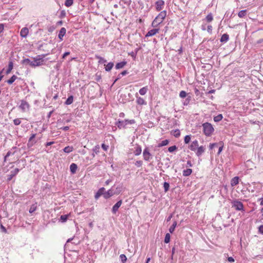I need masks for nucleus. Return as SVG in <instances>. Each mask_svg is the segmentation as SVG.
Here are the masks:
<instances>
[{
	"label": "nucleus",
	"mask_w": 263,
	"mask_h": 263,
	"mask_svg": "<svg viewBox=\"0 0 263 263\" xmlns=\"http://www.w3.org/2000/svg\"><path fill=\"white\" fill-rule=\"evenodd\" d=\"M114 186H112L111 189L106 191L110 197H112V196L116 195L115 192L114 191Z\"/></svg>",
	"instance_id": "obj_41"
},
{
	"label": "nucleus",
	"mask_w": 263,
	"mask_h": 263,
	"mask_svg": "<svg viewBox=\"0 0 263 263\" xmlns=\"http://www.w3.org/2000/svg\"><path fill=\"white\" fill-rule=\"evenodd\" d=\"M159 31V28H155V29L150 30L149 31H148L147 32V33L145 35V37L153 36V35H155L156 33H158Z\"/></svg>",
	"instance_id": "obj_13"
},
{
	"label": "nucleus",
	"mask_w": 263,
	"mask_h": 263,
	"mask_svg": "<svg viewBox=\"0 0 263 263\" xmlns=\"http://www.w3.org/2000/svg\"><path fill=\"white\" fill-rule=\"evenodd\" d=\"M222 115L221 114H219L214 117V121L216 122H219L222 119Z\"/></svg>",
	"instance_id": "obj_40"
},
{
	"label": "nucleus",
	"mask_w": 263,
	"mask_h": 263,
	"mask_svg": "<svg viewBox=\"0 0 263 263\" xmlns=\"http://www.w3.org/2000/svg\"><path fill=\"white\" fill-rule=\"evenodd\" d=\"M114 66L113 62H109L107 65H105V69L106 71H109Z\"/></svg>",
	"instance_id": "obj_27"
},
{
	"label": "nucleus",
	"mask_w": 263,
	"mask_h": 263,
	"mask_svg": "<svg viewBox=\"0 0 263 263\" xmlns=\"http://www.w3.org/2000/svg\"><path fill=\"white\" fill-rule=\"evenodd\" d=\"M155 4L157 11H159L162 9L164 5V2L163 0H158L155 3Z\"/></svg>",
	"instance_id": "obj_11"
},
{
	"label": "nucleus",
	"mask_w": 263,
	"mask_h": 263,
	"mask_svg": "<svg viewBox=\"0 0 263 263\" xmlns=\"http://www.w3.org/2000/svg\"><path fill=\"white\" fill-rule=\"evenodd\" d=\"M143 159L145 161H149L152 158V154L149 153V148L146 147L143 152Z\"/></svg>",
	"instance_id": "obj_6"
},
{
	"label": "nucleus",
	"mask_w": 263,
	"mask_h": 263,
	"mask_svg": "<svg viewBox=\"0 0 263 263\" xmlns=\"http://www.w3.org/2000/svg\"><path fill=\"white\" fill-rule=\"evenodd\" d=\"M184 140L185 144H188L191 141V135L185 136Z\"/></svg>",
	"instance_id": "obj_52"
},
{
	"label": "nucleus",
	"mask_w": 263,
	"mask_h": 263,
	"mask_svg": "<svg viewBox=\"0 0 263 263\" xmlns=\"http://www.w3.org/2000/svg\"><path fill=\"white\" fill-rule=\"evenodd\" d=\"M166 16V12L164 10L161 11L159 14L155 17L154 20L153 21L152 23V26L154 28H156L160 24H161L164 19L165 18Z\"/></svg>",
	"instance_id": "obj_1"
},
{
	"label": "nucleus",
	"mask_w": 263,
	"mask_h": 263,
	"mask_svg": "<svg viewBox=\"0 0 263 263\" xmlns=\"http://www.w3.org/2000/svg\"><path fill=\"white\" fill-rule=\"evenodd\" d=\"M247 10H243L240 11L238 13V16L240 18H243L247 15Z\"/></svg>",
	"instance_id": "obj_30"
},
{
	"label": "nucleus",
	"mask_w": 263,
	"mask_h": 263,
	"mask_svg": "<svg viewBox=\"0 0 263 263\" xmlns=\"http://www.w3.org/2000/svg\"><path fill=\"white\" fill-rule=\"evenodd\" d=\"M22 64L25 65H30L32 67L40 66L39 62L37 63L36 61L34 59L33 61H30L29 59H24L22 61Z\"/></svg>",
	"instance_id": "obj_4"
},
{
	"label": "nucleus",
	"mask_w": 263,
	"mask_h": 263,
	"mask_svg": "<svg viewBox=\"0 0 263 263\" xmlns=\"http://www.w3.org/2000/svg\"><path fill=\"white\" fill-rule=\"evenodd\" d=\"M169 143V140H163L160 143H159L158 145H157V147H162V146H165L166 145H167Z\"/></svg>",
	"instance_id": "obj_37"
},
{
	"label": "nucleus",
	"mask_w": 263,
	"mask_h": 263,
	"mask_svg": "<svg viewBox=\"0 0 263 263\" xmlns=\"http://www.w3.org/2000/svg\"><path fill=\"white\" fill-rule=\"evenodd\" d=\"M205 20L207 23H210L213 20V16L212 13H210L208 14V15L205 17Z\"/></svg>",
	"instance_id": "obj_28"
},
{
	"label": "nucleus",
	"mask_w": 263,
	"mask_h": 263,
	"mask_svg": "<svg viewBox=\"0 0 263 263\" xmlns=\"http://www.w3.org/2000/svg\"><path fill=\"white\" fill-rule=\"evenodd\" d=\"M170 238H171V235L169 233H166L165 234V238H164V242L166 243H168L170 241Z\"/></svg>",
	"instance_id": "obj_47"
},
{
	"label": "nucleus",
	"mask_w": 263,
	"mask_h": 263,
	"mask_svg": "<svg viewBox=\"0 0 263 263\" xmlns=\"http://www.w3.org/2000/svg\"><path fill=\"white\" fill-rule=\"evenodd\" d=\"M17 77L15 75L12 76L9 80L7 81V82L9 84H12L17 79Z\"/></svg>",
	"instance_id": "obj_36"
},
{
	"label": "nucleus",
	"mask_w": 263,
	"mask_h": 263,
	"mask_svg": "<svg viewBox=\"0 0 263 263\" xmlns=\"http://www.w3.org/2000/svg\"><path fill=\"white\" fill-rule=\"evenodd\" d=\"M191 100V97L190 96H187L183 102V104L185 106L187 105L190 103Z\"/></svg>",
	"instance_id": "obj_45"
},
{
	"label": "nucleus",
	"mask_w": 263,
	"mask_h": 263,
	"mask_svg": "<svg viewBox=\"0 0 263 263\" xmlns=\"http://www.w3.org/2000/svg\"><path fill=\"white\" fill-rule=\"evenodd\" d=\"M93 153L91 156L93 158L95 157L96 154H98L100 152V146L99 145H96L92 149Z\"/></svg>",
	"instance_id": "obj_20"
},
{
	"label": "nucleus",
	"mask_w": 263,
	"mask_h": 263,
	"mask_svg": "<svg viewBox=\"0 0 263 263\" xmlns=\"http://www.w3.org/2000/svg\"><path fill=\"white\" fill-rule=\"evenodd\" d=\"M77 168H78V166L75 163H73L70 165V170L72 174L76 173Z\"/></svg>",
	"instance_id": "obj_26"
},
{
	"label": "nucleus",
	"mask_w": 263,
	"mask_h": 263,
	"mask_svg": "<svg viewBox=\"0 0 263 263\" xmlns=\"http://www.w3.org/2000/svg\"><path fill=\"white\" fill-rule=\"evenodd\" d=\"M101 79V76L100 74L98 75L97 73L96 74L95 80L97 81H99Z\"/></svg>",
	"instance_id": "obj_64"
},
{
	"label": "nucleus",
	"mask_w": 263,
	"mask_h": 263,
	"mask_svg": "<svg viewBox=\"0 0 263 263\" xmlns=\"http://www.w3.org/2000/svg\"><path fill=\"white\" fill-rule=\"evenodd\" d=\"M14 153H15V152L11 153V152L10 151H8L7 152V154L6 155V156L4 157V162H6L7 161V158L8 157H9L11 155H13Z\"/></svg>",
	"instance_id": "obj_49"
},
{
	"label": "nucleus",
	"mask_w": 263,
	"mask_h": 263,
	"mask_svg": "<svg viewBox=\"0 0 263 263\" xmlns=\"http://www.w3.org/2000/svg\"><path fill=\"white\" fill-rule=\"evenodd\" d=\"M105 192V189L103 187L99 189L95 196V199H98L101 195H103Z\"/></svg>",
	"instance_id": "obj_15"
},
{
	"label": "nucleus",
	"mask_w": 263,
	"mask_h": 263,
	"mask_svg": "<svg viewBox=\"0 0 263 263\" xmlns=\"http://www.w3.org/2000/svg\"><path fill=\"white\" fill-rule=\"evenodd\" d=\"M136 97H137V103L139 105H144V104H146V102L145 101V100L141 97H138L136 96Z\"/></svg>",
	"instance_id": "obj_25"
},
{
	"label": "nucleus",
	"mask_w": 263,
	"mask_h": 263,
	"mask_svg": "<svg viewBox=\"0 0 263 263\" xmlns=\"http://www.w3.org/2000/svg\"><path fill=\"white\" fill-rule=\"evenodd\" d=\"M220 145V146L219 147L218 155H219L220 154L223 148V144H222V142L218 143V145Z\"/></svg>",
	"instance_id": "obj_57"
},
{
	"label": "nucleus",
	"mask_w": 263,
	"mask_h": 263,
	"mask_svg": "<svg viewBox=\"0 0 263 263\" xmlns=\"http://www.w3.org/2000/svg\"><path fill=\"white\" fill-rule=\"evenodd\" d=\"M96 58L99 60L98 63L100 64L104 63L106 62V60H105L103 58L99 55H96Z\"/></svg>",
	"instance_id": "obj_39"
},
{
	"label": "nucleus",
	"mask_w": 263,
	"mask_h": 263,
	"mask_svg": "<svg viewBox=\"0 0 263 263\" xmlns=\"http://www.w3.org/2000/svg\"><path fill=\"white\" fill-rule=\"evenodd\" d=\"M198 147V142L197 140H195L194 141H193L191 145L189 146V148L191 151H195Z\"/></svg>",
	"instance_id": "obj_16"
},
{
	"label": "nucleus",
	"mask_w": 263,
	"mask_h": 263,
	"mask_svg": "<svg viewBox=\"0 0 263 263\" xmlns=\"http://www.w3.org/2000/svg\"><path fill=\"white\" fill-rule=\"evenodd\" d=\"M45 56L46 54L38 55L35 58H34L33 59H35L37 63L39 62L41 66L43 64V62H44V58H45Z\"/></svg>",
	"instance_id": "obj_14"
},
{
	"label": "nucleus",
	"mask_w": 263,
	"mask_h": 263,
	"mask_svg": "<svg viewBox=\"0 0 263 263\" xmlns=\"http://www.w3.org/2000/svg\"><path fill=\"white\" fill-rule=\"evenodd\" d=\"M258 232L260 233L263 234V225H261L258 228Z\"/></svg>",
	"instance_id": "obj_62"
},
{
	"label": "nucleus",
	"mask_w": 263,
	"mask_h": 263,
	"mask_svg": "<svg viewBox=\"0 0 263 263\" xmlns=\"http://www.w3.org/2000/svg\"><path fill=\"white\" fill-rule=\"evenodd\" d=\"M192 169L187 168L186 170H183V175L185 177L189 176L192 174Z\"/></svg>",
	"instance_id": "obj_29"
},
{
	"label": "nucleus",
	"mask_w": 263,
	"mask_h": 263,
	"mask_svg": "<svg viewBox=\"0 0 263 263\" xmlns=\"http://www.w3.org/2000/svg\"><path fill=\"white\" fill-rule=\"evenodd\" d=\"M136 123L135 120H128L125 119L124 120H119L116 123V125L118 126L119 129L125 128L126 126L128 124H133Z\"/></svg>",
	"instance_id": "obj_2"
},
{
	"label": "nucleus",
	"mask_w": 263,
	"mask_h": 263,
	"mask_svg": "<svg viewBox=\"0 0 263 263\" xmlns=\"http://www.w3.org/2000/svg\"><path fill=\"white\" fill-rule=\"evenodd\" d=\"M13 123L14 124V125H18L21 124V121L20 120V119H15L14 120H13Z\"/></svg>",
	"instance_id": "obj_54"
},
{
	"label": "nucleus",
	"mask_w": 263,
	"mask_h": 263,
	"mask_svg": "<svg viewBox=\"0 0 263 263\" xmlns=\"http://www.w3.org/2000/svg\"><path fill=\"white\" fill-rule=\"evenodd\" d=\"M103 197L105 199H109V198H110L111 197L109 196V195H108V194L107 193V192L106 191L104 194L103 195Z\"/></svg>",
	"instance_id": "obj_58"
},
{
	"label": "nucleus",
	"mask_w": 263,
	"mask_h": 263,
	"mask_svg": "<svg viewBox=\"0 0 263 263\" xmlns=\"http://www.w3.org/2000/svg\"><path fill=\"white\" fill-rule=\"evenodd\" d=\"M120 258L122 261V263H125L127 260V257L124 254H121L120 255Z\"/></svg>",
	"instance_id": "obj_51"
},
{
	"label": "nucleus",
	"mask_w": 263,
	"mask_h": 263,
	"mask_svg": "<svg viewBox=\"0 0 263 263\" xmlns=\"http://www.w3.org/2000/svg\"><path fill=\"white\" fill-rule=\"evenodd\" d=\"M73 150L72 146H66L64 149L63 151L66 153H69Z\"/></svg>",
	"instance_id": "obj_35"
},
{
	"label": "nucleus",
	"mask_w": 263,
	"mask_h": 263,
	"mask_svg": "<svg viewBox=\"0 0 263 263\" xmlns=\"http://www.w3.org/2000/svg\"><path fill=\"white\" fill-rule=\"evenodd\" d=\"M127 64L126 61H122L121 62H119L116 64L115 66V68L117 69H119L123 68Z\"/></svg>",
	"instance_id": "obj_19"
},
{
	"label": "nucleus",
	"mask_w": 263,
	"mask_h": 263,
	"mask_svg": "<svg viewBox=\"0 0 263 263\" xmlns=\"http://www.w3.org/2000/svg\"><path fill=\"white\" fill-rule=\"evenodd\" d=\"M73 0H66L65 2V5L67 7H69L73 5Z\"/></svg>",
	"instance_id": "obj_42"
},
{
	"label": "nucleus",
	"mask_w": 263,
	"mask_h": 263,
	"mask_svg": "<svg viewBox=\"0 0 263 263\" xmlns=\"http://www.w3.org/2000/svg\"><path fill=\"white\" fill-rule=\"evenodd\" d=\"M36 134H33L31 135L29 139L27 146L28 147H32L35 143L36 141L34 140V138L35 137Z\"/></svg>",
	"instance_id": "obj_10"
},
{
	"label": "nucleus",
	"mask_w": 263,
	"mask_h": 263,
	"mask_svg": "<svg viewBox=\"0 0 263 263\" xmlns=\"http://www.w3.org/2000/svg\"><path fill=\"white\" fill-rule=\"evenodd\" d=\"M13 63L12 61H9V64H8V68L6 71L7 74L11 72V71L13 69Z\"/></svg>",
	"instance_id": "obj_32"
},
{
	"label": "nucleus",
	"mask_w": 263,
	"mask_h": 263,
	"mask_svg": "<svg viewBox=\"0 0 263 263\" xmlns=\"http://www.w3.org/2000/svg\"><path fill=\"white\" fill-rule=\"evenodd\" d=\"M20 170L17 168H15L13 171L10 172V174L8 175L7 181H10L19 172Z\"/></svg>",
	"instance_id": "obj_7"
},
{
	"label": "nucleus",
	"mask_w": 263,
	"mask_h": 263,
	"mask_svg": "<svg viewBox=\"0 0 263 263\" xmlns=\"http://www.w3.org/2000/svg\"><path fill=\"white\" fill-rule=\"evenodd\" d=\"M207 26L206 24H203L201 26V29L203 31H205L206 29Z\"/></svg>",
	"instance_id": "obj_63"
},
{
	"label": "nucleus",
	"mask_w": 263,
	"mask_h": 263,
	"mask_svg": "<svg viewBox=\"0 0 263 263\" xmlns=\"http://www.w3.org/2000/svg\"><path fill=\"white\" fill-rule=\"evenodd\" d=\"M177 149V147L176 145L170 146L168 148V151L170 153H172Z\"/></svg>",
	"instance_id": "obj_53"
},
{
	"label": "nucleus",
	"mask_w": 263,
	"mask_h": 263,
	"mask_svg": "<svg viewBox=\"0 0 263 263\" xmlns=\"http://www.w3.org/2000/svg\"><path fill=\"white\" fill-rule=\"evenodd\" d=\"M73 100V97L72 96H69L65 102L66 105H70L72 103Z\"/></svg>",
	"instance_id": "obj_34"
},
{
	"label": "nucleus",
	"mask_w": 263,
	"mask_h": 263,
	"mask_svg": "<svg viewBox=\"0 0 263 263\" xmlns=\"http://www.w3.org/2000/svg\"><path fill=\"white\" fill-rule=\"evenodd\" d=\"M179 96L180 98H184L185 97H187L188 96L187 95V93L185 91L182 90L180 92Z\"/></svg>",
	"instance_id": "obj_50"
},
{
	"label": "nucleus",
	"mask_w": 263,
	"mask_h": 263,
	"mask_svg": "<svg viewBox=\"0 0 263 263\" xmlns=\"http://www.w3.org/2000/svg\"><path fill=\"white\" fill-rule=\"evenodd\" d=\"M203 132L206 136H210L213 133L214 129L212 125L208 122L202 124Z\"/></svg>",
	"instance_id": "obj_3"
},
{
	"label": "nucleus",
	"mask_w": 263,
	"mask_h": 263,
	"mask_svg": "<svg viewBox=\"0 0 263 263\" xmlns=\"http://www.w3.org/2000/svg\"><path fill=\"white\" fill-rule=\"evenodd\" d=\"M101 146H102V148L104 150V151H107L108 148V145H106V144H105L104 143H103L101 145Z\"/></svg>",
	"instance_id": "obj_61"
},
{
	"label": "nucleus",
	"mask_w": 263,
	"mask_h": 263,
	"mask_svg": "<svg viewBox=\"0 0 263 263\" xmlns=\"http://www.w3.org/2000/svg\"><path fill=\"white\" fill-rule=\"evenodd\" d=\"M171 133L174 135V137L176 138H178L180 135V132L179 129H175L174 130H172Z\"/></svg>",
	"instance_id": "obj_38"
},
{
	"label": "nucleus",
	"mask_w": 263,
	"mask_h": 263,
	"mask_svg": "<svg viewBox=\"0 0 263 263\" xmlns=\"http://www.w3.org/2000/svg\"><path fill=\"white\" fill-rule=\"evenodd\" d=\"M19 107L23 111H25L26 109H29V104L26 101L21 100V103Z\"/></svg>",
	"instance_id": "obj_9"
},
{
	"label": "nucleus",
	"mask_w": 263,
	"mask_h": 263,
	"mask_svg": "<svg viewBox=\"0 0 263 263\" xmlns=\"http://www.w3.org/2000/svg\"><path fill=\"white\" fill-rule=\"evenodd\" d=\"M148 90L147 86L143 87L139 90V93L141 95H144L146 94Z\"/></svg>",
	"instance_id": "obj_31"
},
{
	"label": "nucleus",
	"mask_w": 263,
	"mask_h": 263,
	"mask_svg": "<svg viewBox=\"0 0 263 263\" xmlns=\"http://www.w3.org/2000/svg\"><path fill=\"white\" fill-rule=\"evenodd\" d=\"M1 229L3 232H4L5 233H7V231L6 228L4 226H3L2 224H1Z\"/></svg>",
	"instance_id": "obj_59"
},
{
	"label": "nucleus",
	"mask_w": 263,
	"mask_h": 263,
	"mask_svg": "<svg viewBox=\"0 0 263 263\" xmlns=\"http://www.w3.org/2000/svg\"><path fill=\"white\" fill-rule=\"evenodd\" d=\"M66 32V29L64 27H62L59 32V33L58 34V37L61 41H62L63 40V36L65 35Z\"/></svg>",
	"instance_id": "obj_17"
},
{
	"label": "nucleus",
	"mask_w": 263,
	"mask_h": 263,
	"mask_svg": "<svg viewBox=\"0 0 263 263\" xmlns=\"http://www.w3.org/2000/svg\"><path fill=\"white\" fill-rule=\"evenodd\" d=\"M141 152H142L141 147L140 145H138L135 147V150L134 153V154L135 156H139L141 154Z\"/></svg>",
	"instance_id": "obj_23"
},
{
	"label": "nucleus",
	"mask_w": 263,
	"mask_h": 263,
	"mask_svg": "<svg viewBox=\"0 0 263 263\" xmlns=\"http://www.w3.org/2000/svg\"><path fill=\"white\" fill-rule=\"evenodd\" d=\"M215 146H218V143H211L210 145V148L213 149L215 147Z\"/></svg>",
	"instance_id": "obj_60"
},
{
	"label": "nucleus",
	"mask_w": 263,
	"mask_h": 263,
	"mask_svg": "<svg viewBox=\"0 0 263 263\" xmlns=\"http://www.w3.org/2000/svg\"><path fill=\"white\" fill-rule=\"evenodd\" d=\"M127 73H128L127 70H125L123 71L122 72H121L118 75L117 79H120L122 78V77L127 74Z\"/></svg>",
	"instance_id": "obj_44"
},
{
	"label": "nucleus",
	"mask_w": 263,
	"mask_h": 263,
	"mask_svg": "<svg viewBox=\"0 0 263 263\" xmlns=\"http://www.w3.org/2000/svg\"><path fill=\"white\" fill-rule=\"evenodd\" d=\"M29 33V29L27 27L23 28L20 31V35L22 37H26Z\"/></svg>",
	"instance_id": "obj_12"
},
{
	"label": "nucleus",
	"mask_w": 263,
	"mask_h": 263,
	"mask_svg": "<svg viewBox=\"0 0 263 263\" xmlns=\"http://www.w3.org/2000/svg\"><path fill=\"white\" fill-rule=\"evenodd\" d=\"M143 162L141 160H138L135 163V164L137 167H141L142 165Z\"/></svg>",
	"instance_id": "obj_55"
},
{
	"label": "nucleus",
	"mask_w": 263,
	"mask_h": 263,
	"mask_svg": "<svg viewBox=\"0 0 263 263\" xmlns=\"http://www.w3.org/2000/svg\"><path fill=\"white\" fill-rule=\"evenodd\" d=\"M68 217V215H62L60 217V220L62 222H65L67 221Z\"/></svg>",
	"instance_id": "obj_46"
},
{
	"label": "nucleus",
	"mask_w": 263,
	"mask_h": 263,
	"mask_svg": "<svg viewBox=\"0 0 263 263\" xmlns=\"http://www.w3.org/2000/svg\"><path fill=\"white\" fill-rule=\"evenodd\" d=\"M212 28H213V27H212V25H209L207 26V28H206L207 31L210 34H211L212 33Z\"/></svg>",
	"instance_id": "obj_56"
},
{
	"label": "nucleus",
	"mask_w": 263,
	"mask_h": 263,
	"mask_svg": "<svg viewBox=\"0 0 263 263\" xmlns=\"http://www.w3.org/2000/svg\"><path fill=\"white\" fill-rule=\"evenodd\" d=\"M36 208H37L36 203L32 204L30 208V209L29 211V213H32L33 212H34L36 210Z\"/></svg>",
	"instance_id": "obj_43"
},
{
	"label": "nucleus",
	"mask_w": 263,
	"mask_h": 263,
	"mask_svg": "<svg viewBox=\"0 0 263 263\" xmlns=\"http://www.w3.org/2000/svg\"><path fill=\"white\" fill-rule=\"evenodd\" d=\"M204 151L205 148L203 146L198 147L196 152L197 156L198 157L201 156L202 154V153H204Z\"/></svg>",
	"instance_id": "obj_24"
},
{
	"label": "nucleus",
	"mask_w": 263,
	"mask_h": 263,
	"mask_svg": "<svg viewBox=\"0 0 263 263\" xmlns=\"http://www.w3.org/2000/svg\"><path fill=\"white\" fill-rule=\"evenodd\" d=\"M163 187L164 189V192H166L168 191L170 187V184L167 182H164L163 183Z\"/></svg>",
	"instance_id": "obj_48"
},
{
	"label": "nucleus",
	"mask_w": 263,
	"mask_h": 263,
	"mask_svg": "<svg viewBox=\"0 0 263 263\" xmlns=\"http://www.w3.org/2000/svg\"><path fill=\"white\" fill-rule=\"evenodd\" d=\"M123 189L124 188L122 184L118 185L116 187V190H114L116 195L120 194L123 191Z\"/></svg>",
	"instance_id": "obj_18"
},
{
	"label": "nucleus",
	"mask_w": 263,
	"mask_h": 263,
	"mask_svg": "<svg viewBox=\"0 0 263 263\" xmlns=\"http://www.w3.org/2000/svg\"><path fill=\"white\" fill-rule=\"evenodd\" d=\"M232 208H234L236 211H244L243 203L237 200H235L232 201Z\"/></svg>",
	"instance_id": "obj_5"
},
{
	"label": "nucleus",
	"mask_w": 263,
	"mask_h": 263,
	"mask_svg": "<svg viewBox=\"0 0 263 263\" xmlns=\"http://www.w3.org/2000/svg\"><path fill=\"white\" fill-rule=\"evenodd\" d=\"M177 224V223L176 221H174L173 222V224L170 227V228L169 229V231L171 233H173L174 232L175 228L176 227Z\"/></svg>",
	"instance_id": "obj_33"
},
{
	"label": "nucleus",
	"mask_w": 263,
	"mask_h": 263,
	"mask_svg": "<svg viewBox=\"0 0 263 263\" xmlns=\"http://www.w3.org/2000/svg\"><path fill=\"white\" fill-rule=\"evenodd\" d=\"M239 183V177H235L233 178L231 181V185L232 186H234L238 184Z\"/></svg>",
	"instance_id": "obj_21"
},
{
	"label": "nucleus",
	"mask_w": 263,
	"mask_h": 263,
	"mask_svg": "<svg viewBox=\"0 0 263 263\" xmlns=\"http://www.w3.org/2000/svg\"><path fill=\"white\" fill-rule=\"evenodd\" d=\"M122 203V200L121 199L119 200L113 206L111 212L113 214H115L118 211L119 208L121 206Z\"/></svg>",
	"instance_id": "obj_8"
},
{
	"label": "nucleus",
	"mask_w": 263,
	"mask_h": 263,
	"mask_svg": "<svg viewBox=\"0 0 263 263\" xmlns=\"http://www.w3.org/2000/svg\"><path fill=\"white\" fill-rule=\"evenodd\" d=\"M229 40V35L227 34V33H225V34H223L221 38H220V42L221 43H226L227 42H228Z\"/></svg>",
	"instance_id": "obj_22"
}]
</instances>
